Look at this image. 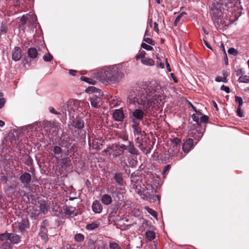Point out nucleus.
<instances>
[{
  "label": "nucleus",
  "mask_w": 249,
  "mask_h": 249,
  "mask_svg": "<svg viewBox=\"0 0 249 249\" xmlns=\"http://www.w3.org/2000/svg\"><path fill=\"white\" fill-rule=\"evenodd\" d=\"M40 209H41V211L44 213H45L47 211V206H46V205H41L40 206Z\"/></svg>",
  "instance_id": "nucleus-58"
},
{
  "label": "nucleus",
  "mask_w": 249,
  "mask_h": 249,
  "mask_svg": "<svg viewBox=\"0 0 249 249\" xmlns=\"http://www.w3.org/2000/svg\"><path fill=\"white\" fill-rule=\"evenodd\" d=\"M141 62L145 65L153 66L155 64L154 61L150 58L145 57L141 60Z\"/></svg>",
  "instance_id": "nucleus-23"
},
{
  "label": "nucleus",
  "mask_w": 249,
  "mask_h": 249,
  "mask_svg": "<svg viewBox=\"0 0 249 249\" xmlns=\"http://www.w3.org/2000/svg\"><path fill=\"white\" fill-rule=\"evenodd\" d=\"M185 13H184V12H182L181 13H180V14H179L177 17V18H176L175 20V21H174V25L175 26H177L178 22L179 21L180 18L182 17V16L185 15Z\"/></svg>",
  "instance_id": "nucleus-42"
},
{
  "label": "nucleus",
  "mask_w": 249,
  "mask_h": 249,
  "mask_svg": "<svg viewBox=\"0 0 249 249\" xmlns=\"http://www.w3.org/2000/svg\"><path fill=\"white\" fill-rule=\"evenodd\" d=\"M63 144L65 145V146H68L71 144V142H70V140L69 138V137L64 136L63 137L62 140Z\"/></svg>",
  "instance_id": "nucleus-31"
},
{
  "label": "nucleus",
  "mask_w": 249,
  "mask_h": 249,
  "mask_svg": "<svg viewBox=\"0 0 249 249\" xmlns=\"http://www.w3.org/2000/svg\"><path fill=\"white\" fill-rule=\"evenodd\" d=\"M127 150L129 153L131 154L137 155L139 154L138 150L135 147L133 142L131 141L128 142Z\"/></svg>",
  "instance_id": "nucleus-16"
},
{
  "label": "nucleus",
  "mask_w": 249,
  "mask_h": 249,
  "mask_svg": "<svg viewBox=\"0 0 249 249\" xmlns=\"http://www.w3.org/2000/svg\"><path fill=\"white\" fill-rule=\"evenodd\" d=\"M80 103L81 101L78 100L70 101L68 104V108H69V110L70 109H71V108L70 107H73V106H74V108H73V110L74 111L75 109H77L78 106H80Z\"/></svg>",
  "instance_id": "nucleus-20"
},
{
  "label": "nucleus",
  "mask_w": 249,
  "mask_h": 249,
  "mask_svg": "<svg viewBox=\"0 0 249 249\" xmlns=\"http://www.w3.org/2000/svg\"><path fill=\"white\" fill-rule=\"evenodd\" d=\"M220 89L221 90L225 91L227 93H229V92H230L229 88L227 86H224V85L221 86V87L220 88Z\"/></svg>",
  "instance_id": "nucleus-53"
},
{
  "label": "nucleus",
  "mask_w": 249,
  "mask_h": 249,
  "mask_svg": "<svg viewBox=\"0 0 249 249\" xmlns=\"http://www.w3.org/2000/svg\"><path fill=\"white\" fill-rule=\"evenodd\" d=\"M97 79L112 84L118 83L124 77L123 71L117 65L105 67L96 73Z\"/></svg>",
  "instance_id": "nucleus-2"
},
{
  "label": "nucleus",
  "mask_w": 249,
  "mask_h": 249,
  "mask_svg": "<svg viewBox=\"0 0 249 249\" xmlns=\"http://www.w3.org/2000/svg\"><path fill=\"white\" fill-rule=\"evenodd\" d=\"M84 235L81 233L76 234L74 236V239L77 242H81L84 240Z\"/></svg>",
  "instance_id": "nucleus-37"
},
{
  "label": "nucleus",
  "mask_w": 249,
  "mask_h": 249,
  "mask_svg": "<svg viewBox=\"0 0 249 249\" xmlns=\"http://www.w3.org/2000/svg\"><path fill=\"white\" fill-rule=\"evenodd\" d=\"M100 141L97 139H92L91 140L90 138H89V147L93 149H96V150H100L101 149L102 144L100 142Z\"/></svg>",
  "instance_id": "nucleus-10"
},
{
  "label": "nucleus",
  "mask_w": 249,
  "mask_h": 249,
  "mask_svg": "<svg viewBox=\"0 0 249 249\" xmlns=\"http://www.w3.org/2000/svg\"><path fill=\"white\" fill-rule=\"evenodd\" d=\"M53 152L55 155H59L62 154V149L59 146H55L53 147Z\"/></svg>",
  "instance_id": "nucleus-35"
},
{
  "label": "nucleus",
  "mask_w": 249,
  "mask_h": 249,
  "mask_svg": "<svg viewBox=\"0 0 249 249\" xmlns=\"http://www.w3.org/2000/svg\"><path fill=\"white\" fill-rule=\"evenodd\" d=\"M19 229L20 231H23L29 227L28 222L25 220H22L18 223Z\"/></svg>",
  "instance_id": "nucleus-24"
},
{
  "label": "nucleus",
  "mask_w": 249,
  "mask_h": 249,
  "mask_svg": "<svg viewBox=\"0 0 249 249\" xmlns=\"http://www.w3.org/2000/svg\"><path fill=\"white\" fill-rule=\"evenodd\" d=\"M92 209L95 213H101L103 208L99 201L98 200H95L92 203Z\"/></svg>",
  "instance_id": "nucleus-14"
},
{
  "label": "nucleus",
  "mask_w": 249,
  "mask_h": 249,
  "mask_svg": "<svg viewBox=\"0 0 249 249\" xmlns=\"http://www.w3.org/2000/svg\"><path fill=\"white\" fill-rule=\"evenodd\" d=\"M101 97L102 94L100 92H97L96 94H93L90 97V104L93 107L98 108L100 107Z\"/></svg>",
  "instance_id": "nucleus-7"
},
{
  "label": "nucleus",
  "mask_w": 249,
  "mask_h": 249,
  "mask_svg": "<svg viewBox=\"0 0 249 249\" xmlns=\"http://www.w3.org/2000/svg\"><path fill=\"white\" fill-rule=\"evenodd\" d=\"M109 247V249H121L119 244L115 242H110Z\"/></svg>",
  "instance_id": "nucleus-34"
},
{
  "label": "nucleus",
  "mask_w": 249,
  "mask_h": 249,
  "mask_svg": "<svg viewBox=\"0 0 249 249\" xmlns=\"http://www.w3.org/2000/svg\"><path fill=\"white\" fill-rule=\"evenodd\" d=\"M146 54V52L144 51H140L138 54L136 56L135 58L137 60L139 59H143V58H145V55Z\"/></svg>",
  "instance_id": "nucleus-33"
},
{
  "label": "nucleus",
  "mask_w": 249,
  "mask_h": 249,
  "mask_svg": "<svg viewBox=\"0 0 249 249\" xmlns=\"http://www.w3.org/2000/svg\"><path fill=\"white\" fill-rule=\"evenodd\" d=\"M238 81L240 83H249V76L246 75L240 76Z\"/></svg>",
  "instance_id": "nucleus-28"
},
{
  "label": "nucleus",
  "mask_w": 249,
  "mask_h": 249,
  "mask_svg": "<svg viewBox=\"0 0 249 249\" xmlns=\"http://www.w3.org/2000/svg\"><path fill=\"white\" fill-rule=\"evenodd\" d=\"M124 117V113L122 109H115L113 113V118L116 121L121 122Z\"/></svg>",
  "instance_id": "nucleus-11"
},
{
  "label": "nucleus",
  "mask_w": 249,
  "mask_h": 249,
  "mask_svg": "<svg viewBox=\"0 0 249 249\" xmlns=\"http://www.w3.org/2000/svg\"><path fill=\"white\" fill-rule=\"evenodd\" d=\"M162 91L157 82H151L148 85L137 86L135 90L129 92L127 102L130 105L136 103L142 105L144 110L155 106L159 107L165 102Z\"/></svg>",
  "instance_id": "nucleus-1"
},
{
  "label": "nucleus",
  "mask_w": 249,
  "mask_h": 249,
  "mask_svg": "<svg viewBox=\"0 0 249 249\" xmlns=\"http://www.w3.org/2000/svg\"><path fill=\"white\" fill-rule=\"evenodd\" d=\"M194 141L192 139L187 140L183 144L182 150L185 153H188L193 147Z\"/></svg>",
  "instance_id": "nucleus-12"
},
{
  "label": "nucleus",
  "mask_w": 249,
  "mask_h": 249,
  "mask_svg": "<svg viewBox=\"0 0 249 249\" xmlns=\"http://www.w3.org/2000/svg\"><path fill=\"white\" fill-rule=\"evenodd\" d=\"M113 178L115 182L120 186H123V179L121 173H115L113 176Z\"/></svg>",
  "instance_id": "nucleus-19"
},
{
  "label": "nucleus",
  "mask_w": 249,
  "mask_h": 249,
  "mask_svg": "<svg viewBox=\"0 0 249 249\" xmlns=\"http://www.w3.org/2000/svg\"><path fill=\"white\" fill-rule=\"evenodd\" d=\"M140 123H133L132 127L134 129V134H140L141 132V129L139 127Z\"/></svg>",
  "instance_id": "nucleus-25"
},
{
  "label": "nucleus",
  "mask_w": 249,
  "mask_h": 249,
  "mask_svg": "<svg viewBox=\"0 0 249 249\" xmlns=\"http://www.w3.org/2000/svg\"><path fill=\"white\" fill-rule=\"evenodd\" d=\"M192 119L194 121L196 122L198 125H199V117L196 114H193L192 116Z\"/></svg>",
  "instance_id": "nucleus-52"
},
{
  "label": "nucleus",
  "mask_w": 249,
  "mask_h": 249,
  "mask_svg": "<svg viewBox=\"0 0 249 249\" xmlns=\"http://www.w3.org/2000/svg\"><path fill=\"white\" fill-rule=\"evenodd\" d=\"M176 152L174 149L170 148L168 150V155L169 157L172 158L175 156Z\"/></svg>",
  "instance_id": "nucleus-49"
},
{
  "label": "nucleus",
  "mask_w": 249,
  "mask_h": 249,
  "mask_svg": "<svg viewBox=\"0 0 249 249\" xmlns=\"http://www.w3.org/2000/svg\"><path fill=\"white\" fill-rule=\"evenodd\" d=\"M20 180L24 185L26 186L31 182V176L28 173H24L20 176Z\"/></svg>",
  "instance_id": "nucleus-13"
},
{
  "label": "nucleus",
  "mask_w": 249,
  "mask_h": 249,
  "mask_svg": "<svg viewBox=\"0 0 249 249\" xmlns=\"http://www.w3.org/2000/svg\"><path fill=\"white\" fill-rule=\"evenodd\" d=\"M5 102V99L4 98H0V108H2L4 107Z\"/></svg>",
  "instance_id": "nucleus-56"
},
{
  "label": "nucleus",
  "mask_w": 249,
  "mask_h": 249,
  "mask_svg": "<svg viewBox=\"0 0 249 249\" xmlns=\"http://www.w3.org/2000/svg\"><path fill=\"white\" fill-rule=\"evenodd\" d=\"M30 18V15L29 14H27L26 15L23 16L21 19H20V22L22 25H25L27 21H28V19Z\"/></svg>",
  "instance_id": "nucleus-30"
},
{
  "label": "nucleus",
  "mask_w": 249,
  "mask_h": 249,
  "mask_svg": "<svg viewBox=\"0 0 249 249\" xmlns=\"http://www.w3.org/2000/svg\"><path fill=\"white\" fill-rule=\"evenodd\" d=\"M154 30L157 33H159V30L158 28V25L157 22H154Z\"/></svg>",
  "instance_id": "nucleus-61"
},
{
  "label": "nucleus",
  "mask_w": 249,
  "mask_h": 249,
  "mask_svg": "<svg viewBox=\"0 0 249 249\" xmlns=\"http://www.w3.org/2000/svg\"><path fill=\"white\" fill-rule=\"evenodd\" d=\"M81 79L82 81H85L89 84H93V85H94L96 83V81L92 80V79L88 78V77H86L85 76L81 77Z\"/></svg>",
  "instance_id": "nucleus-32"
},
{
  "label": "nucleus",
  "mask_w": 249,
  "mask_h": 249,
  "mask_svg": "<svg viewBox=\"0 0 249 249\" xmlns=\"http://www.w3.org/2000/svg\"><path fill=\"white\" fill-rule=\"evenodd\" d=\"M49 111L50 112L53 113V114H56V115H58V114H60V113H59L58 112L56 111L54 108L53 107H49Z\"/></svg>",
  "instance_id": "nucleus-57"
},
{
  "label": "nucleus",
  "mask_w": 249,
  "mask_h": 249,
  "mask_svg": "<svg viewBox=\"0 0 249 249\" xmlns=\"http://www.w3.org/2000/svg\"><path fill=\"white\" fill-rule=\"evenodd\" d=\"M61 167L62 168H66L68 167L67 159L63 158L61 160Z\"/></svg>",
  "instance_id": "nucleus-40"
},
{
  "label": "nucleus",
  "mask_w": 249,
  "mask_h": 249,
  "mask_svg": "<svg viewBox=\"0 0 249 249\" xmlns=\"http://www.w3.org/2000/svg\"><path fill=\"white\" fill-rule=\"evenodd\" d=\"M129 116L132 123H140L143 119L144 112L142 109H136L130 112Z\"/></svg>",
  "instance_id": "nucleus-5"
},
{
  "label": "nucleus",
  "mask_w": 249,
  "mask_h": 249,
  "mask_svg": "<svg viewBox=\"0 0 249 249\" xmlns=\"http://www.w3.org/2000/svg\"><path fill=\"white\" fill-rule=\"evenodd\" d=\"M71 124L76 128L81 129L84 126V122L80 119L76 118L72 120Z\"/></svg>",
  "instance_id": "nucleus-15"
},
{
  "label": "nucleus",
  "mask_w": 249,
  "mask_h": 249,
  "mask_svg": "<svg viewBox=\"0 0 249 249\" xmlns=\"http://www.w3.org/2000/svg\"><path fill=\"white\" fill-rule=\"evenodd\" d=\"M47 224V221L45 220L42 222V225L41 226L39 234L41 237V239L45 242H46L48 240V231L46 228Z\"/></svg>",
  "instance_id": "nucleus-8"
},
{
  "label": "nucleus",
  "mask_w": 249,
  "mask_h": 249,
  "mask_svg": "<svg viewBox=\"0 0 249 249\" xmlns=\"http://www.w3.org/2000/svg\"><path fill=\"white\" fill-rule=\"evenodd\" d=\"M146 209L149 212V213H150L152 216H157V213L154 210L149 208V207L146 208Z\"/></svg>",
  "instance_id": "nucleus-51"
},
{
  "label": "nucleus",
  "mask_w": 249,
  "mask_h": 249,
  "mask_svg": "<svg viewBox=\"0 0 249 249\" xmlns=\"http://www.w3.org/2000/svg\"><path fill=\"white\" fill-rule=\"evenodd\" d=\"M0 180L2 183L3 184L7 183V181H8V178L5 176H1Z\"/></svg>",
  "instance_id": "nucleus-55"
},
{
  "label": "nucleus",
  "mask_w": 249,
  "mask_h": 249,
  "mask_svg": "<svg viewBox=\"0 0 249 249\" xmlns=\"http://www.w3.org/2000/svg\"><path fill=\"white\" fill-rule=\"evenodd\" d=\"M28 55L32 59H35L38 55V52L36 48H30L27 52Z\"/></svg>",
  "instance_id": "nucleus-17"
},
{
  "label": "nucleus",
  "mask_w": 249,
  "mask_h": 249,
  "mask_svg": "<svg viewBox=\"0 0 249 249\" xmlns=\"http://www.w3.org/2000/svg\"><path fill=\"white\" fill-rule=\"evenodd\" d=\"M53 58V57L51 54L48 53L43 57V59L46 62H50L52 60Z\"/></svg>",
  "instance_id": "nucleus-41"
},
{
  "label": "nucleus",
  "mask_w": 249,
  "mask_h": 249,
  "mask_svg": "<svg viewBox=\"0 0 249 249\" xmlns=\"http://www.w3.org/2000/svg\"><path fill=\"white\" fill-rule=\"evenodd\" d=\"M20 237L19 235L14 233H9V240L13 244H17L20 241Z\"/></svg>",
  "instance_id": "nucleus-18"
},
{
  "label": "nucleus",
  "mask_w": 249,
  "mask_h": 249,
  "mask_svg": "<svg viewBox=\"0 0 249 249\" xmlns=\"http://www.w3.org/2000/svg\"><path fill=\"white\" fill-rule=\"evenodd\" d=\"M4 191L8 197L14 199L20 197L21 192L17 183L13 181L10 185H8L4 188Z\"/></svg>",
  "instance_id": "nucleus-3"
},
{
  "label": "nucleus",
  "mask_w": 249,
  "mask_h": 249,
  "mask_svg": "<svg viewBox=\"0 0 249 249\" xmlns=\"http://www.w3.org/2000/svg\"><path fill=\"white\" fill-rule=\"evenodd\" d=\"M120 164L124 169H125L126 167L128 166V165L127 164L126 161L125 157L124 156H122L120 158Z\"/></svg>",
  "instance_id": "nucleus-26"
},
{
  "label": "nucleus",
  "mask_w": 249,
  "mask_h": 249,
  "mask_svg": "<svg viewBox=\"0 0 249 249\" xmlns=\"http://www.w3.org/2000/svg\"><path fill=\"white\" fill-rule=\"evenodd\" d=\"M128 163V166L132 167H135L137 165L138 161L136 158H132L131 159H129Z\"/></svg>",
  "instance_id": "nucleus-29"
},
{
  "label": "nucleus",
  "mask_w": 249,
  "mask_h": 249,
  "mask_svg": "<svg viewBox=\"0 0 249 249\" xmlns=\"http://www.w3.org/2000/svg\"><path fill=\"white\" fill-rule=\"evenodd\" d=\"M144 42L151 45H155V42L150 38H144L143 40Z\"/></svg>",
  "instance_id": "nucleus-48"
},
{
  "label": "nucleus",
  "mask_w": 249,
  "mask_h": 249,
  "mask_svg": "<svg viewBox=\"0 0 249 249\" xmlns=\"http://www.w3.org/2000/svg\"><path fill=\"white\" fill-rule=\"evenodd\" d=\"M102 202L105 205H108L111 204L112 198L108 195H104L101 198Z\"/></svg>",
  "instance_id": "nucleus-21"
},
{
  "label": "nucleus",
  "mask_w": 249,
  "mask_h": 249,
  "mask_svg": "<svg viewBox=\"0 0 249 249\" xmlns=\"http://www.w3.org/2000/svg\"><path fill=\"white\" fill-rule=\"evenodd\" d=\"M236 112H237V114L239 117H243V113L241 112V107H238Z\"/></svg>",
  "instance_id": "nucleus-59"
},
{
  "label": "nucleus",
  "mask_w": 249,
  "mask_h": 249,
  "mask_svg": "<svg viewBox=\"0 0 249 249\" xmlns=\"http://www.w3.org/2000/svg\"><path fill=\"white\" fill-rule=\"evenodd\" d=\"M97 90L98 89L94 87H89L86 89L85 91L87 93H95L96 94V93L98 92L97 91Z\"/></svg>",
  "instance_id": "nucleus-36"
},
{
  "label": "nucleus",
  "mask_w": 249,
  "mask_h": 249,
  "mask_svg": "<svg viewBox=\"0 0 249 249\" xmlns=\"http://www.w3.org/2000/svg\"><path fill=\"white\" fill-rule=\"evenodd\" d=\"M170 167H171V166L170 165H167L164 166V168L162 171L163 174L165 173L167 171H168L170 169Z\"/></svg>",
  "instance_id": "nucleus-60"
},
{
  "label": "nucleus",
  "mask_w": 249,
  "mask_h": 249,
  "mask_svg": "<svg viewBox=\"0 0 249 249\" xmlns=\"http://www.w3.org/2000/svg\"><path fill=\"white\" fill-rule=\"evenodd\" d=\"M111 189V192L113 193V194H114L115 195H116V196L119 197V198H120V193L119 192V191H118L117 189H116L115 190H114V187H111L110 188Z\"/></svg>",
  "instance_id": "nucleus-54"
},
{
  "label": "nucleus",
  "mask_w": 249,
  "mask_h": 249,
  "mask_svg": "<svg viewBox=\"0 0 249 249\" xmlns=\"http://www.w3.org/2000/svg\"><path fill=\"white\" fill-rule=\"evenodd\" d=\"M165 62H166V68H167V70L168 71H171V69L170 68L169 63H168V62L167 61V59H166Z\"/></svg>",
  "instance_id": "nucleus-62"
},
{
  "label": "nucleus",
  "mask_w": 249,
  "mask_h": 249,
  "mask_svg": "<svg viewBox=\"0 0 249 249\" xmlns=\"http://www.w3.org/2000/svg\"><path fill=\"white\" fill-rule=\"evenodd\" d=\"M209 119V117L207 115H203L200 118L199 124L200 123H206Z\"/></svg>",
  "instance_id": "nucleus-46"
},
{
  "label": "nucleus",
  "mask_w": 249,
  "mask_h": 249,
  "mask_svg": "<svg viewBox=\"0 0 249 249\" xmlns=\"http://www.w3.org/2000/svg\"><path fill=\"white\" fill-rule=\"evenodd\" d=\"M141 47L144 48L147 51H151L153 49V47L150 45H147L145 43H142L141 44Z\"/></svg>",
  "instance_id": "nucleus-44"
},
{
  "label": "nucleus",
  "mask_w": 249,
  "mask_h": 249,
  "mask_svg": "<svg viewBox=\"0 0 249 249\" xmlns=\"http://www.w3.org/2000/svg\"><path fill=\"white\" fill-rule=\"evenodd\" d=\"M76 72H77V71H75V70H71L69 71V73L71 75H73V76L75 75Z\"/></svg>",
  "instance_id": "nucleus-63"
},
{
  "label": "nucleus",
  "mask_w": 249,
  "mask_h": 249,
  "mask_svg": "<svg viewBox=\"0 0 249 249\" xmlns=\"http://www.w3.org/2000/svg\"><path fill=\"white\" fill-rule=\"evenodd\" d=\"M223 2L217 1L216 5H213L211 8V15L213 20H218L223 15L221 6L223 5Z\"/></svg>",
  "instance_id": "nucleus-4"
},
{
  "label": "nucleus",
  "mask_w": 249,
  "mask_h": 249,
  "mask_svg": "<svg viewBox=\"0 0 249 249\" xmlns=\"http://www.w3.org/2000/svg\"><path fill=\"white\" fill-rule=\"evenodd\" d=\"M235 102L238 104V107H241L243 104V100L241 97L239 96H235Z\"/></svg>",
  "instance_id": "nucleus-47"
},
{
  "label": "nucleus",
  "mask_w": 249,
  "mask_h": 249,
  "mask_svg": "<svg viewBox=\"0 0 249 249\" xmlns=\"http://www.w3.org/2000/svg\"><path fill=\"white\" fill-rule=\"evenodd\" d=\"M180 142V140L177 138H175L172 140V143L174 147L177 146L179 144Z\"/></svg>",
  "instance_id": "nucleus-43"
},
{
  "label": "nucleus",
  "mask_w": 249,
  "mask_h": 249,
  "mask_svg": "<svg viewBox=\"0 0 249 249\" xmlns=\"http://www.w3.org/2000/svg\"><path fill=\"white\" fill-rule=\"evenodd\" d=\"M158 67H159L161 68H164V64L162 63V62H160V63L158 62Z\"/></svg>",
  "instance_id": "nucleus-64"
},
{
  "label": "nucleus",
  "mask_w": 249,
  "mask_h": 249,
  "mask_svg": "<svg viewBox=\"0 0 249 249\" xmlns=\"http://www.w3.org/2000/svg\"><path fill=\"white\" fill-rule=\"evenodd\" d=\"M30 18L28 19V22L31 25L35 24L37 21L36 16L34 14H29Z\"/></svg>",
  "instance_id": "nucleus-27"
},
{
  "label": "nucleus",
  "mask_w": 249,
  "mask_h": 249,
  "mask_svg": "<svg viewBox=\"0 0 249 249\" xmlns=\"http://www.w3.org/2000/svg\"><path fill=\"white\" fill-rule=\"evenodd\" d=\"M228 52L229 54H232L233 55H236L238 54V51L233 48H230Z\"/></svg>",
  "instance_id": "nucleus-45"
},
{
  "label": "nucleus",
  "mask_w": 249,
  "mask_h": 249,
  "mask_svg": "<svg viewBox=\"0 0 249 249\" xmlns=\"http://www.w3.org/2000/svg\"><path fill=\"white\" fill-rule=\"evenodd\" d=\"M127 146L124 144H117L115 146H112L111 149H112L114 153L113 154V157L114 158L118 157L119 156L122 155L124 150H127Z\"/></svg>",
  "instance_id": "nucleus-6"
},
{
  "label": "nucleus",
  "mask_w": 249,
  "mask_h": 249,
  "mask_svg": "<svg viewBox=\"0 0 249 249\" xmlns=\"http://www.w3.org/2000/svg\"><path fill=\"white\" fill-rule=\"evenodd\" d=\"M9 233H3L0 234V240L4 241L9 240Z\"/></svg>",
  "instance_id": "nucleus-39"
},
{
  "label": "nucleus",
  "mask_w": 249,
  "mask_h": 249,
  "mask_svg": "<svg viewBox=\"0 0 249 249\" xmlns=\"http://www.w3.org/2000/svg\"><path fill=\"white\" fill-rule=\"evenodd\" d=\"M22 57L21 50L19 47L16 46L12 51V58L15 61L19 60Z\"/></svg>",
  "instance_id": "nucleus-9"
},
{
  "label": "nucleus",
  "mask_w": 249,
  "mask_h": 249,
  "mask_svg": "<svg viewBox=\"0 0 249 249\" xmlns=\"http://www.w3.org/2000/svg\"><path fill=\"white\" fill-rule=\"evenodd\" d=\"M145 237L149 241H151L155 238V232L152 231H147L145 232Z\"/></svg>",
  "instance_id": "nucleus-22"
},
{
  "label": "nucleus",
  "mask_w": 249,
  "mask_h": 249,
  "mask_svg": "<svg viewBox=\"0 0 249 249\" xmlns=\"http://www.w3.org/2000/svg\"><path fill=\"white\" fill-rule=\"evenodd\" d=\"M98 227V224L95 223H92L87 225L86 228L89 230H93Z\"/></svg>",
  "instance_id": "nucleus-38"
},
{
  "label": "nucleus",
  "mask_w": 249,
  "mask_h": 249,
  "mask_svg": "<svg viewBox=\"0 0 249 249\" xmlns=\"http://www.w3.org/2000/svg\"><path fill=\"white\" fill-rule=\"evenodd\" d=\"M215 80L218 82H223L224 83L227 82V79H225V78H223V77H220V76H217L215 78Z\"/></svg>",
  "instance_id": "nucleus-50"
}]
</instances>
